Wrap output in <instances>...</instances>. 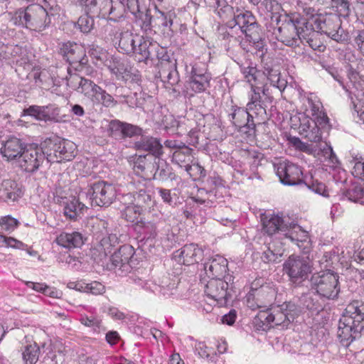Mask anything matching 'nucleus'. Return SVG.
Segmentation results:
<instances>
[{"mask_svg":"<svg viewBox=\"0 0 364 364\" xmlns=\"http://www.w3.org/2000/svg\"><path fill=\"white\" fill-rule=\"evenodd\" d=\"M60 7L55 0H43V4H31L16 10L11 17L13 24L36 32L48 28L52 18L59 15Z\"/></svg>","mask_w":364,"mask_h":364,"instance_id":"f257e3e1","label":"nucleus"},{"mask_svg":"<svg viewBox=\"0 0 364 364\" xmlns=\"http://www.w3.org/2000/svg\"><path fill=\"white\" fill-rule=\"evenodd\" d=\"M279 26L274 34L277 41L289 47H298L312 32L311 26L307 18L298 13L284 14L276 18Z\"/></svg>","mask_w":364,"mask_h":364,"instance_id":"f03ea898","label":"nucleus"},{"mask_svg":"<svg viewBox=\"0 0 364 364\" xmlns=\"http://www.w3.org/2000/svg\"><path fill=\"white\" fill-rule=\"evenodd\" d=\"M240 70L246 82L250 85L247 92L250 109L257 111V114H262L263 109L259 105H267L269 101L268 89L265 83V76L262 71L257 70L252 63L246 62L240 65Z\"/></svg>","mask_w":364,"mask_h":364,"instance_id":"7ed1b4c3","label":"nucleus"},{"mask_svg":"<svg viewBox=\"0 0 364 364\" xmlns=\"http://www.w3.org/2000/svg\"><path fill=\"white\" fill-rule=\"evenodd\" d=\"M362 332L364 333V304H350L339 320L338 338L343 346H348Z\"/></svg>","mask_w":364,"mask_h":364,"instance_id":"20e7f679","label":"nucleus"},{"mask_svg":"<svg viewBox=\"0 0 364 364\" xmlns=\"http://www.w3.org/2000/svg\"><path fill=\"white\" fill-rule=\"evenodd\" d=\"M67 85L78 93L90 99L94 104H101L107 107H114L117 101L106 90L90 79L83 77L68 68Z\"/></svg>","mask_w":364,"mask_h":364,"instance_id":"39448f33","label":"nucleus"},{"mask_svg":"<svg viewBox=\"0 0 364 364\" xmlns=\"http://www.w3.org/2000/svg\"><path fill=\"white\" fill-rule=\"evenodd\" d=\"M79 6L87 14L117 21L124 16V4L122 0H79Z\"/></svg>","mask_w":364,"mask_h":364,"instance_id":"423d86ee","label":"nucleus"},{"mask_svg":"<svg viewBox=\"0 0 364 364\" xmlns=\"http://www.w3.org/2000/svg\"><path fill=\"white\" fill-rule=\"evenodd\" d=\"M48 163H63L73 160L76 155L75 143L66 139H55L44 141Z\"/></svg>","mask_w":364,"mask_h":364,"instance_id":"0eeeda50","label":"nucleus"},{"mask_svg":"<svg viewBox=\"0 0 364 364\" xmlns=\"http://www.w3.org/2000/svg\"><path fill=\"white\" fill-rule=\"evenodd\" d=\"M311 287L322 298L335 299L340 292L338 276L330 270L314 274Z\"/></svg>","mask_w":364,"mask_h":364,"instance_id":"6e6552de","label":"nucleus"},{"mask_svg":"<svg viewBox=\"0 0 364 364\" xmlns=\"http://www.w3.org/2000/svg\"><path fill=\"white\" fill-rule=\"evenodd\" d=\"M291 127L296 129L299 134L311 142H319L322 139V132L328 131L323 129L317 121L311 119L303 112H298L290 118Z\"/></svg>","mask_w":364,"mask_h":364,"instance_id":"1a4fd4ad","label":"nucleus"},{"mask_svg":"<svg viewBox=\"0 0 364 364\" xmlns=\"http://www.w3.org/2000/svg\"><path fill=\"white\" fill-rule=\"evenodd\" d=\"M283 269L291 283L300 285L309 278L312 265L307 257L292 255L284 262Z\"/></svg>","mask_w":364,"mask_h":364,"instance_id":"9d476101","label":"nucleus"},{"mask_svg":"<svg viewBox=\"0 0 364 364\" xmlns=\"http://www.w3.org/2000/svg\"><path fill=\"white\" fill-rule=\"evenodd\" d=\"M309 23L316 33H324L336 42L344 41L343 30L341 28V21L335 16L315 15L308 18Z\"/></svg>","mask_w":364,"mask_h":364,"instance_id":"9b49d317","label":"nucleus"},{"mask_svg":"<svg viewBox=\"0 0 364 364\" xmlns=\"http://www.w3.org/2000/svg\"><path fill=\"white\" fill-rule=\"evenodd\" d=\"M85 194L89 197L92 205L107 207L114 201L117 189L112 183L99 181L92 183Z\"/></svg>","mask_w":364,"mask_h":364,"instance_id":"f8f14e48","label":"nucleus"},{"mask_svg":"<svg viewBox=\"0 0 364 364\" xmlns=\"http://www.w3.org/2000/svg\"><path fill=\"white\" fill-rule=\"evenodd\" d=\"M241 32L245 35L240 41L241 48L246 52L258 54L260 58H263L267 51V47L256 20L254 21V23L250 24Z\"/></svg>","mask_w":364,"mask_h":364,"instance_id":"ddd939ff","label":"nucleus"},{"mask_svg":"<svg viewBox=\"0 0 364 364\" xmlns=\"http://www.w3.org/2000/svg\"><path fill=\"white\" fill-rule=\"evenodd\" d=\"M249 101L247 103L246 108L239 107L233 106L232 108V112L229 114L230 120L232 124L238 128L246 127L249 129H255V124L254 122V118L259 119L260 120L264 119L267 114L266 112V105H259L263 109L262 114H257V111L252 109H250Z\"/></svg>","mask_w":364,"mask_h":364,"instance_id":"4468645a","label":"nucleus"},{"mask_svg":"<svg viewBox=\"0 0 364 364\" xmlns=\"http://www.w3.org/2000/svg\"><path fill=\"white\" fill-rule=\"evenodd\" d=\"M60 53L75 71L85 68L87 63L86 51L83 46L73 42L63 43L60 48Z\"/></svg>","mask_w":364,"mask_h":364,"instance_id":"2eb2a0df","label":"nucleus"},{"mask_svg":"<svg viewBox=\"0 0 364 364\" xmlns=\"http://www.w3.org/2000/svg\"><path fill=\"white\" fill-rule=\"evenodd\" d=\"M107 61L109 63L107 64L108 69L117 80L132 82H138L141 80L140 73L133 68L127 60L117 56H111Z\"/></svg>","mask_w":364,"mask_h":364,"instance_id":"dca6fc26","label":"nucleus"},{"mask_svg":"<svg viewBox=\"0 0 364 364\" xmlns=\"http://www.w3.org/2000/svg\"><path fill=\"white\" fill-rule=\"evenodd\" d=\"M164 161L160 156H139L134 161V173L144 179L156 178L157 168Z\"/></svg>","mask_w":364,"mask_h":364,"instance_id":"f3484780","label":"nucleus"},{"mask_svg":"<svg viewBox=\"0 0 364 364\" xmlns=\"http://www.w3.org/2000/svg\"><path fill=\"white\" fill-rule=\"evenodd\" d=\"M210 78L206 65L202 63H196L191 66L186 88L194 93L203 92L209 87Z\"/></svg>","mask_w":364,"mask_h":364,"instance_id":"a211bd4d","label":"nucleus"},{"mask_svg":"<svg viewBox=\"0 0 364 364\" xmlns=\"http://www.w3.org/2000/svg\"><path fill=\"white\" fill-rule=\"evenodd\" d=\"M274 170L282 183L286 186H295L303 182V172L301 168L290 161H282L274 164Z\"/></svg>","mask_w":364,"mask_h":364,"instance_id":"6ab92c4d","label":"nucleus"},{"mask_svg":"<svg viewBox=\"0 0 364 364\" xmlns=\"http://www.w3.org/2000/svg\"><path fill=\"white\" fill-rule=\"evenodd\" d=\"M272 326H287L300 313V309L293 302H284L270 308Z\"/></svg>","mask_w":364,"mask_h":364,"instance_id":"aec40b11","label":"nucleus"},{"mask_svg":"<svg viewBox=\"0 0 364 364\" xmlns=\"http://www.w3.org/2000/svg\"><path fill=\"white\" fill-rule=\"evenodd\" d=\"M19 159L20 166L25 171H36L46 159L44 146L41 148L29 146L25 149Z\"/></svg>","mask_w":364,"mask_h":364,"instance_id":"412c9836","label":"nucleus"},{"mask_svg":"<svg viewBox=\"0 0 364 364\" xmlns=\"http://www.w3.org/2000/svg\"><path fill=\"white\" fill-rule=\"evenodd\" d=\"M205 293L220 305L225 304L230 296L228 282L220 278H211L205 286Z\"/></svg>","mask_w":364,"mask_h":364,"instance_id":"4be33fe9","label":"nucleus"},{"mask_svg":"<svg viewBox=\"0 0 364 364\" xmlns=\"http://www.w3.org/2000/svg\"><path fill=\"white\" fill-rule=\"evenodd\" d=\"M203 251L196 244L184 245L180 250L174 253V259L180 264L191 265L200 261Z\"/></svg>","mask_w":364,"mask_h":364,"instance_id":"5701e85b","label":"nucleus"},{"mask_svg":"<svg viewBox=\"0 0 364 364\" xmlns=\"http://www.w3.org/2000/svg\"><path fill=\"white\" fill-rule=\"evenodd\" d=\"M262 221L263 231L270 236L276 233L284 235L290 223L289 219L274 214L264 216Z\"/></svg>","mask_w":364,"mask_h":364,"instance_id":"b1692460","label":"nucleus"},{"mask_svg":"<svg viewBox=\"0 0 364 364\" xmlns=\"http://www.w3.org/2000/svg\"><path fill=\"white\" fill-rule=\"evenodd\" d=\"M109 130L112 136L122 139L139 136L142 132L139 127L117 119L109 122Z\"/></svg>","mask_w":364,"mask_h":364,"instance_id":"393cba45","label":"nucleus"},{"mask_svg":"<svg viewBox=\"0 0 364 364\" xmlns=\"http://www.w3.org/2000/svg\"><path fill=\"white\" fill-rule=\"evenodd\" d=\"M307 103L311 115L314 117V120L317 121L321 128L323 129H330L331 124L329 118L323 111V107L320 100L314 94H310L307 97Z\"/></svg>","mask_w":364,"mask_h":364,"instance_id":"a878e982","label":"nucleus"},{"mask_svg":"<svg viewBox=\"0 0 364 364\" xmlns=\"http://www.w3.org/2000/svg\"><path fill=\"white\" fill-rule=\"evenodd\" d=\"M136 42L131 54L137 62L147 63L151 60L154 41L148 37L139 36Z\"/></svg>","mask_w":364,"mask_h":364,"instance_id":"bb28decb","label":"nucleus"},{"mask_svg":"<svg viewBox=\"0 0 364 364\" xmlns=\"http://www.w3.org/2000/svg\"><path fill=\"white\" fill-rule=\"evenodd\" d=\"M136 188L138 191L134 194L129 193L123 196L124 200L133 201L140 208H143L144 211L150 209L154 204V201L151 199V196L145 184L139 183Z\"/></svg>","mask_w":364,"mask_h":364,"instance_id":"cd10ccee","label":"nucleus"},{"mask_svg":"<svg viewBox=\"0 0 364 364\" xmlns=\"http://www.w3.org/2000/svg\"><path fill=\"white\" fill-rule=\"evenodd\" d=\"M204 269L209 277L219 278L228 271V260L223 256L216 255L204 264Z\"/></svg>","mask_w":364,"mask_h":364,"instance_id":"c85d7f7f","label":"nucleus"},{"mask_svg":"<svg viewBox=\"0 0 364 364\" xmlns=\"http://www.w3.org/2000/svg\"><path fill=\"white\" fill-rule=\"evenodd\" d=\"M137 151H148L153 156H161L163 154V146L157 138L149 136H141L134 144Z\"/></svg>","mask_w":364,"mask_h":364,"instance_id":"c756f323","label":"nucleus"},{"mask_svg":"<svg viewBox=\"0 0 364 364\" xmlns=\"http://www.w3.org/2000/svg\"><path fill=\"white\" fill-rule=\"evenodd\" d=\"M85 238L78 231H65L55 238V242L66 249L78 248L84 244Z\"/></svg>","mask_w":364,"mask_h":364,"instance_id":"7c9ffc66","label":"nucleus"},{"mask_svg":"<svg viewBox=\"0 0 364 364\" xmlns=\"http://www.w3.org/2000/svg\"><path fill=\"white\" fill-rule=\"evenodd\" d=\"M139 36L134 35L129 31L120 32L113 40L114 44L119 52L130 55L133 52Z\"/></svg>","mask_w":364,"mask_h":364,"instance_id":"2f4dec72","label":"nucleus"},{"mask_svg":"<svg viewBox=\"0 0 364 364\" xmlns=\"http://www.w3.org/2000/svg\"><path fill=\"white\" fill-rule=\"evenodd\" d=\"M23 194L18 184L12 180H4L0 184V200L8 202L15 201Z\"/></svg>","mask_w":364,"mask_h":364,"instance_id":"473e14b6","label":"nucleus"},{"mask_svg":"<svg viewBox=\"0 0 364 364\" xmlns=\"http://www.w3.org/2000/svg\"><path fill=\"white\" fill-rule=\"evenodd\" d=\"M25 149L24 144L19 139L11 137L5 141L3 147L1 149V152L8 160H11L17 156L20 157V155Z\"/></svg>","mask_w":364,"mask_h":364,"instance_id":"72a5a7b5","label":"nucleus"},{"mask_svg":"<svg viewBox=\"0 0 364 364\" xmlns=\"http://www.w3.org/2000/svg\"><path fill=\"white\" fill-rule=\"evenodd\" d=\"M86 208V206L80 202L79 199L73 198L65 203L63 213L66 218L76 220L82 217Z\"/></svg>","mask_w":364,"mask_h":364,"instance_id":"f704fd0d","label":"nucleus"},{"mask_svg":"<svg viewBox=\"0 0 364 364\" xmlns=\"http://www.w3.org/2000/svg\"><path fill=\"white\" fill-rule=\"evenodd\" d=\"M192 149L183 144V148L176 149L172 156V161L181 168H184L186 171L190 173L192 166L190 165L191 161Z\"/></svg>","mask_w":364,"mask_h":364,"instance_id":"c9c22d12","label":"nucleus"},{"mask_svg":"<svg viewBox=\"0 0 364 364\" xmlns=\"http://www.w3.org/2000/svg\"><path fill=\"white\" fill-rule=\"evenodd\" d=\"M257 284L256 283H252L251 289L247 294L245 299L247 306L253 311L260 309H265L267 306L265 302L260 298L263 291V289L255 288L254 286H256Z\"/></svg>","mask_w":364,"mask_h":364,"instance_id":"e433bc0d","label":"nucleus"},{"mask_svg":"<svg viewBox=\"0 0 364 364\" xmlns=\"http://www.w3.org/2000/svg\"><path fill=\"white\" fill-rule=\"evenodd\" d=\"M122 203L124 205L122 210V216L129 222L134 223L138 221L140 215L144 212L143 208H140L133 201L124 200L122 198Z\"/></svg>","mask_w":364,"mask_h":364,"instance_id":"4c0bfd02","label":"nucleus"},{"mask_svg":"<svg viewBox=\"0 0 364 364\" xmlns=\"http://www.w3.org/2000/svg\"><path fill=\"white\" fill-rule=\"evenodd\" d=\"M133 254L132 247L129 245H123L119 248L114 250L110 257V262L112 267L122 266L123 264L128 262L130 256Z\"/></svg>","mask_w":364,"mask_h":364,"instance_id":"58836bf2","label":"nucleus"},{"mask_svg":"<svg viewBox=\"0 0 364 364\" xmlns=\"http://www.w3.org/2000/svg\"><path fill=\"white\" fill-rule=\"evenodd\" d=\"M233 18L229 23L232 28L237 26L242 31L243 28L247 27L250 24L254 23L255 16L250 11L237 10L236 13L232 14Z\"/></svg>","mask_w":364,"mask_h":364,"instance_id":"ea45409f","label":"nucleus"},{"mask_svg":"<svg viewBox=\"0 0 364 364\" xmlns=\"http://www.w3.org/2000/svg\"><path fill=\"white\" fill-rule=\"evenodd\" d=\"M284 237L292 243L299 245V242H304L308 238V233L294 222H290Z\"/></svg>","mask_w":364,"mask_h":364,"instance_id":"a19ab883","label":"nucleus"},{"mask_svg":"<svg viewBox=\"0 0 364 364\" xmlns=\"http://www.w3.org/2000/svg\"><path fill=\"white\" fill-rule=\"evenodd\" d=\"M262 73H264L265 76V81H269L271 85L277 87L280 91L284 90L286 87V82L284 80L280 78V73L278 70L265 64ZM265 83L267 84L266 82Z\"/></svg>","mask_w":364,"mask_h":364,"instance_id":"79ce46f5","label":"nucleus"},{"mask_svg":"<svg viewBox=\"0 0 364 364\" xmlns=\"http://www.w3.org/2000/svg\"><path fill=\"white\" fill-rule=\"evenodd\" d=\"M165 9L155 10L154 26L158 28H171L173 24V18L175 14L171 11H166Z\"/></svg>","mask_w":364,"mask_h":364,"instance_id":"37998d69","label":"nucleus"},{"mask_svg":"<svg viewBox=\"0 0 364 364\" xmlns=\"http://www.w3.org/2000/svg\"><path fill=\"white\" fill-rule=\"evenodd\" d=\"M40 353V347L36 342L25 346L22 350L23 364H36Z\"/></svg>","mask_w":364,"mask_h":364,"instance_id":"c03bdc74","label":"nucleus"},{"mask_svg":"<svg viewBox=\"0 0 364 364\" xmlns=\"http://www.w3.org/2000/svg\"><path fill=\"white\" fill-rule=\"evenodd\" d=\"M253 322L258 329L262 331H266L273 326L270 309H267V306L265 309H260Z\"/></svg>","mask_w":364,"mask_h":364,"instance_id":"a18cd8bd","label":"nucleus"},{"mask_svg":"<svg viewBox=\"0 0 364 364\" xmlns=\"http://www.w3.org/2000/svg\"><path fill=\"white\" fill-rule=\"evenodd\" d=\"M118 244V237L115 234H108L103 237L100 242L99 251L103 252L105 256L117 250L116 246Z\"/></svg>","mask_w":364,"mask_h":364,"instance_id":"49530a36","label":"nucleus"},{"mask_svg":"<svg viewBox=\"0 0 364 364\" xmlns=\"http://www.w3.org/2000/svg\"><path fill=\"white\" fill-rule=\"evenodd\" d=\"M210 4H213L215 11L223 19L231 17L233 14V8L229 5L226 0H208Z\"/></svg>","mask_w":364,"mask_h":364,"instance_id":"de8ad7c7","label":"nucleus"},{"mask_svg":"<svg viewBox=\"0 0 364 364\" xmlns=\"http://www.w3.org/2000/svg\"><path fill=\"white\" fill-rule=\"evenodd\" d=\"M175 65H168L167 69L163 70L159 72L161 80L165 84L169 85H174L179 81V77L176 69L174 68Z\"/></svg>","mask_w":364,"mask_h":364,"instance_id":"09e8293b","label":"nucleus"},{"mask_svg":"<svg viewBox=\"0 0 364 364\" xmlns=\"http://www.w3.org/2000/svg\"><path fill=\"white\" fill-rule=\"evenodd\" d=\"M46 106L31 105L23 110L21 116H30L38 121L46 122Z\"/></svg>","mask_w":364,"mask_h":364,"instance_id":"8fccbe9b","label":"nucleus"},{"mask_svg":"<svg viewBox=\"0 0 364 364\" xmlns=\"http://www.w3.org/2000/svg\"><path fill=\"white\" fill-rule=\"evenodd\" d=\"M80 321L82 325L90 328L94 332L100 333L101 331L105 330L102 326V320L97 316L83 315L81 316Z\"/></svg>","mask_w":364,"mask_h":364,"instance_id":"3c124183","label":"nucleus"},{"mask_svg":"<svg viewBox=\"0 0 364 364\" xmlns=\"http://www.w3.org/2000/svg\"><path fill=\"white\" fill-rule=\"evenodd\" d=\"M350 163L353 166L352 174L364 181V158L361 155H353Z\"/></svg>","mask_w":364,"mask_h":364,"instance_id":"603ef678","label":"nucleus"},{"mask_svg":"<svg viewBox=\"0 0 364 364\" xmlns=\"http://www.w3.org/2000/svg\"><path fill=\"white\" fill-rule=\"evenodd\" d=\"M134 17L143 31L147 32L151 30L152 17L149 9L146 8Z\"/></svg>","mask_w":364,"mask_h":364,"instance_id":"864d4df0","label":"nucleus"},{"mask_svg":"<svg viewBox=\"0 0 364 364\" xmlns=\"http://www.w3.org/2000/svg\"><path fill=\"white\" fill-rule=\"evenodd\" d=\"M152 49L153 52H151V61L157 59L166 62L167 65L171 64L169 63L170 56L167 52L166 48L161 46L156 41H154Z\"/></svg>","mask_w":364,"mask_h":364,"instance_id":"5fc2aeb1","label":"nucleus"},{"mask_svg":"<svg viewBox=\"0 0 364 364\" xmlns=\"http://www.w3.org/2000/svg\"><path fill=\"white\" fill-rule=\"evenodd\" d=\"M195 352L202 358L213 360L215 355L214 349L207 346L204 342H198L195 345Z\"/></svg>","mask_w":364,"mask_h":364,"instance_id":"6e6d98bb","label":"nucleus"},{"mask_svg":"<svg viewBox=\"0 0 364 364\" xmlns=\"http://www.w3.org/2000/svg\"><path fill=\"white\" fill-rule=\"evenodd\" d=\"M346 196L351 201L364 205V186H354L346 193Z\"/></svg>","mask_w":364,"mask_h":364,"instance_id":"4d7b16f0","label":"nucleus"},{"mask_svg":"<svg viewBox=\"0 0 364 364\" xmlns=\"http://www.w3.org/2000/svg\"><path fill=\"white\" fill-rule=\"evenodd\" d=\"M46 122H59L61 120L60 109L55 104L46 105Z\"/></svg>","mask_w":364,"mask_h":364,"instance_id":"13d9d810","label":"nucleus"},{"mask_svg":"<svg viewBox=\"0 0 364 364\" xmlns=\"http://www.w3.org/2000/svg\"><path fill=\"white\" fill-rule=\"evenodd\" d=\"M93 16H94L85 14L78 18L77 23L81 32L87 33L93 28Z\"/></svg>","mask_w":364,"mask_h":364,"instance_id":"bf43d9fd","label":"nucleus"},{"mask_svg":"<svg viewBox=\"0 0 364 364\" xmlns=\"http://www.w3.org/2000/svg\"><path fill=\"white\" fill-rule=\"evenodd\" d=\"M17 219L10 215H6L0 218V227L6 232H11L14 231L18 225Z\"/></svg>","mask_w":364,"mask_h":364,"instance_id":"052dcab7","label":"nucleus"},{"mask_svg":"<svg viewBox=\"0 0 364 364\" xmlns=\"http://www.w3.org/2000/svg\"><path fill=\"white\" fill-rule=\"evenodd\" d=\"M64 360L61 351H53L51 350L44 357L41 364H61Z\"/></svg>","mask_w":364,"mask_h":364,"instance_id":"680f3d73","label":"nucleus"},{"mask_svg":"<svg viewBox=\"0 0 364 364\" xmlns=\"http://www.w3.org/2000/svg\"><path fill=\"white\" fill-rule=\"evenodd\" d=\"M307 186L313 192L323 197H328L330 196L329 190L326 188V186L317 180H313L310 183L307 184Z\"/></svg>","mask_w":364,"mask_h":364,"instance_id":"e2e57ef3","label":"nucleus"},{"mask_svg":"<svg viewBox=\"0 0 364 364\" xmlns=\"http://www.w3.org/2000/svg\"><path fill=\"white\" fill-rule=\"evenodd\" d=\"M318 36V33L313 28L312 32L306 38H303V41H305L312 49L321 51L323 50L324 46L321 41L316 39Z\"/></svg>","mask_w":364,"mask_h":364,"instance_id":"0e129e2a","label":"nucleus"},{"mask_svg":"<svg viewBox=\"0 0 364 364\" xmlns=\"http://www.w3.org/2000/svg\"><path fill=\"white\" fill-rule=\"evenodd\" d=\"M0 246L10 247L16 249H23L24 244L14 237H7L0 234Z\"/></svg>","mask_w":364,"mask_h":364,"instance_id":"69168bd1","label":"nucleus"},{"mask_svg":"<svg viewBox=\"0 0 364 364\" xmlns=\"http://www.w3.org/2000/svg\"><path fill=\"white\" fill-rule=\"evenodd\" d=\"M348 77L349 79L350 83L353 86V88L357 91L363 90V85L359 81L360 76L356 70H353V68H350L348 72Z\"/></svg>","mask_w":364,"mask_h":364,"instance_id":"338daca9","label":"nucleus"},{"mask_svg":"<svg viewBox=\"0 0 364 364\" xmlns=\"http://www.w3.org/2000/svg\"><path fill=\"white\" fill-rule=\"evenodd\" d=\"M353 42L355 48L364 56V29L355 31Z\"/></svg>","mask_w":364,"mask_h":364,"instance_id":"774afa93","label":"nucleus"}]
</instances>
